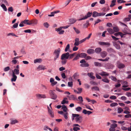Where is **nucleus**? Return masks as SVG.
Returning <instances> with one entry per match:
<instances>
[{
  "instance_id": "1",
  "label": "nucleus",
  "mask_w": 131,
  "mask_h": 131,
  "mask_svg": "<svg viewBox=\"0 0 131 131\" xmlns=\"http://www.w3.org/2000/svg\"><path fill=\"white\" fill-rule=\"evenodd\" d=\"M60 52L61 49L60 48L56 49L54 50L53 53V54L54 56V61H55L59 58Z\"/></svg>"
},
{
  "instance_id": "2",
  "label": "nucleus",
  "mask_w": 131,
  "mask_h": 131,
  "mask_svg": "<svg viewBox=\"0 0 131 131\" xmlns=\"http://www.w3.org/2000/svg\"><path fill=\"white\" fill-rule=\"evenodd\" d=\"M55 91V90H49V93L50 96V98L52 99L55 100L57 97V96L55 93L54 92Z\"/></svg>"
},
{
  "instance_id": "3",
  "label": "nucleus",
  "mask_w": 131,
  "mask_h": 131,
  "mask_svg": "<svg viewBox=\"0 0 131 131\" xmlns=\"http://www.w3.org/2000/svg\"><path fill=\"white\" fill-rule=\"evenodd\" d=\"M70 56V53L68 52L63 53L61 56V59H67L69 58Z\"/></svg>"
},
{
  "instance_id": "4",
  "label": "nucleus",
  "mask_w": 131,
  "mask_h": 131,
  "mask_svg": "<svg viewBox=\"0 0 131 131\" xmlns=\"http://www.w3.org/2000/svg\"><path fill=\"white\" fill-rule=\"evenodd\" d=\"M92 15V13L89 12L87 14L82 18H81L78 20L79 21L84 20L87 19L88 18L90 17Z\"/></svg>"
},
{
  "instance_id": "5",
  "label": "nucleus",
  "mask_w": 131,
  "mask_h": 131,
  "mask_svg": "<svg viewBox=\"0 0 131 131\" xmlns=\"http://www.w3.org/2000/svg\"><path fill=\"white\" fill-rule=\"evenodd\" d=\"M38 99H41L42 98H45L46 96L45 94H37L36 95Z\"/></svg>"
},
{
  "instance_id": "6",
  "label": "nucleus",
  "mask_w": 131,
  "mask_h": 131,
  "mask_svg": "<svg viewBox=\"0 0 131 131\" xmlns=\"http://www.w3.org/2000/svg\"><path fill=\"white\" fill-rule=\"evenodd\" d=\"M117 67L119 69H123L125 67V66L124 64L120 63L119 61L117 62Z\"/></svg>"
},
{
  "instance_id": "7",
  "label": "nucleus",
  "mask_w": 131,
  "mask_h": 131,
  "mask_svg": "<svg viewBox=\"0 0 131 131\" xmlns=\"http://www.w3.org/2000/svg\"><path fill=\"white\" fill-rule=\"evenodd\" d=\"M78 116H77L75 118V120L77 123H80L81 122V119L82 118V117L80 116V115L78 114Z\"/></svg>"
},
{
  "instance_id": "8",
  "label": "nucleus",
  "mask_w": 131,
  "mask_h": 131,
  "mask_svg": "<svg viewBox=\"0 0 131 131\" xmlns=\"http://www.w3.org/2000/svg\"><path fill=\"white\" fill-rule=\"evenodd\" d=\"M18 121L16 119L11 118L10 119V123L11 124L13 125L17 123Z\"/></svg>"
},
{
  "instance_id": "9",
  "label": "nucleus",
  "mask_w": 131,
  "mask_h": 131,
  "mask_svg": "<svg viewBox=\"0 0 131 131\" xmlns=\"http://www.w3.org/2000/svg\"><path fill=\"white\" fill-rule=\"evenodd\" d=\"M48 110V113L50 115V116L53 118L54 117V114L52 111L49 108L48 106L47 107Z\"/></svg>"
},
{
  "instance_id": "10",
  "label": "nucleus",
  "mask_w": 131,
  "mask_h": 131,
  "mask_svg": "<svg viewBox=\"0 0 131 131\" xmlns=\"http://www.w3.org/2000/svg\"><path fill=\"white\" fill-rule=\"evenodd\" d=\"M106 67L108 69H112L114 67V66L112 64L108 63L105 65Z\"/></svg>"
},
{
  "instance_id": "11",
  "label": "nucleus",
  "mask_w": 131,
  "mask_h": 131,
  "mask_svg": "<svg viewBox=\"0 0 131 131\" xmlns=\"http://www.w3.org/2000/svg\"><path fill=\"white\" fill-rule=\"evenodd\" d=\"M62 27H61L57 28L56 31L58 32H59V34H62L64 33V31L62 30Z\"/></svg>"
},
{
  "instance_id": "12",
  "label": "nucleus",
  "mask_w": 131,
  "mask_h": 131,
  "mask_svg": "<svg viewBox=\"0 0 131 131\" xmlns=\"http://www.w3.org/2000/svg\"><path fill=\"white\" fill-rule=\"evenodd\" d=\"M99 44L101 46L107 45L108 46H109L110 45V43L104 42H99Z\"/></svg>"
},
{
  "instance_id": "13",
  "label": "nucleus",
  "mask_w": 131,
  "mask_h": 131,
  "mask_svg": "<svg viewBox=\"0 0 131 131\" xmlns=\"http://www.w3.org/2000/svg\"><path fill=\"white\" fill-rule=\"evenodd\" d=\"M80 44L79 39L76 38L75 39V42L74 43L75 46H78Z\"/></svg>"
},
{
  "instance_id": "14",
  "label": "nucleus",
  "mask_w": 131,
  "mask_h": 131,
  "mask_svg": "<svg viewBox=\"0 0 131 131\" xmlns=\"http://www.w3.org/2000/svg\"><path fill=\"white\" fill-rule=\"evenodd\" d=\"M12 78L11 79V81L13 82H15L17 79V76L14 73H12Z\"/></svg>"
},
{
  "instance_id": "15",
  "label": "nucleus",
  "mask_w": 131,
  "mask_h": 131,
  "mask_svg": "<svg viewBox=\"0 0 131 131\" xmlns=\"http://www.w3.org/2000/svg\"><path fill=\"white\" fill-rule=\"evenodd\" d=\"M12 73H14L15 74L18 75L19 74V70L18 69H15L12 71Z\"/></svg>"
},
{
  "instance_id": "16",
  "label": "nucleus",
  "mask_w": 131,
  "mask_h": 131,
  "mask_svg": "<svg viewBox=\"0 0 131 131\" xmlns=\"http://www.w3.org/2000/svg\"><path fill=\"white\" fill-rule=\"evenodd\" d=\"M45 67L43 65H40L38 66L37 68V69L39 70H44L46 69V68H45Z\"/></svg>"
},
{
  "instance_id": "17",
  "label": "nucleus",
  "mask_w": 131,
  "mask_h": 131,
  "mask_svg": "<svg viewBox=\"0 0 131 131\" xmlns=\"http://www.w3.org/2000/svg\"><path fill=\"white\" fill-rule=\"evenodd\" d=\"M67 97H69L70 100H75L77 99V97L75 96L74 95H71L70 96H67Z\"/></svg>"
},
{
  "instance_id": "18",
  "label": "nucleus",
  "mask_w": 131,
  "mask_h": 131,
  "mask_svg": "<svg viewBox=\"0 0 131 131\" xmlns=\"http://www.w3.org/2000/svg\"><path fill=\"white\" fill-rule=\"evenodd\" d=\"M107 54V52L104 51H103L101 53V56L103 58L105 57L106 56Z\"/></svg>"
},
{
  "instance_id": "19",
  "label": "nucleus",
  "mask_w": 131,
  "mask_h": 131,
  "mask_svg": "<svg viewBox=\"0 0 131 131\" xmlns=\"http://www.w3.org/2000/svg\"><path fill=\"white\" fill-rule=\"evenodd\" d=\"M61 109L63 110L64 112H67V111L68 108L65 105H63L62 106Z\"/></svg>"
},
{
  "instance_id": "20",
  "label": "nucleus",
  "mask_w": 131,
  "mask_h": 131,
  "mask_svg": "<svg viewBox=\"0 0 131 131\" xmlns=\"http://www.w3.org/2000/svg\"><path fill=\"white\" fill-rule=\"evenodd\" d=\"M93 73L91 72L90 73H88L87 75H88L92 79H95V76L93 75Z\"/></svg>"
},
{
  "instance_id": "21",
  "label": "nucleus",
  "mask_w": 131,
  "mask_h": 131,
  "mask_svg": "<svg viewBox=\"0 0 131 131\" xmlns=\"http://www.w3.org/2000/svg\"><path fill=\"white\" fill-rule=\"evenodd\" d=\"M94 50L92 49H89L87 50V52L89 54H92L94 53Z\"/></svg>"
},
{
  "instance_id": "22",
  "label": "nucleus",
  "mask_w": 131,
  "mask_h": 131,
  "mask_svg": "<svg viewBox=\"0 0 131 131\" xmlns=\"http://www.w3.org/2000/svg\"><path fill=\"white\" fill-rule=\"evenodd\" d=\"M101 49L100 47H98L96 48L95 50V52L97 53H100L101 51Z\"/></svg>"
},
{
  "instance_id": "23",
  "label": "nucleus",
  "mask_w": 131,
  "mask_h": 131,
  "mask_svg": "<svg viewBox=\"0 0 131 131\" xmlns=\"http://www.w3.org/2000/svg\"><path fill=\"white\" fill-rule=\"evenodd\" d=\"M30 22V23H31V24H33V25H36L37 23L38 20L36 19L31 20Z\"/></svg>"
},
{
  "instance_id": "24",
  "label": "nucleus",
  "mask_w": 131,
  "mask_h": 131,
  "mask_svg": "<svg viewBox=\"0 0 131 131\" xmlns=\"http://www.w3.org/2000/svg\"><path fill=\"white\" fill-rule=\"evenodd\" d=\"M79 54L80 57L82 58H85L87 56V54L84 53H82Z\"/></svg>"
},
{
  "instance_id": "25",
  "label": "nucleus",
  "mask_w": 131,
  "mask_h": 131,
  "mask_svg": "<svg viewBox=\"0 0 131 131\" xmlns=\"http://www.w3.org/2000/svg\"><path fill=\"white\" fill-rule=\"evenodd\" d=\"M99 74L101 76H107L109 75V74L107 73L106 72L103 71L102 72L100 73Z\"/></svg>"
},
{
  "instance_id": "26",
  "label": "nucleus",
  "mask_w": 131,
  "mask_h": 131,
  "mask_svg": "<svg viewBox=\"0 0 131 131\" xmlns=\"http://www.w3.org/2000/svg\"><path fill=\"white\" fill-rule=\"evenodd\" d=\"M77 20L75 19L72 18L69 19V22L70 24H72L74 23Z\"/></svg>"
},
{
  "instance_id": "27",
  "label": "nucleus",
  "mask_w": 131,
  "mask_h": 131,
  "mask_svg": "<svg viewBox=\"0 0 131 131\" xmlns=\"http://www.w3.org/2000/svg\"><path fill=\"white\" fill-rule=\"evenodd\" d=\"M42 61V60L41 59H37L35 60L34 61V62L35 63H40Z\"/></svg>"
},
{
  "instance_id": "28",
  "label": "nucleus",
  "mask_w": 131,
  "mask_h": 131,
  "mask_svg": "<svg viewBox=\"0 0 131 131\" xmlns=\"http://www.w3.org/2000/svg\"><path fill=\"white\" fill-rule=\"evenodd\" d=\"M98 13L96 11L93 12L92 14V16L93 17H95L98 16Z\"/></svg>"
},
{
  "instance_id": "29",
  "label": "nucleus",
  "mask_w": 131,
  "mask_h": 131,
  "mask_svg": "<svg viewBox=\"0 0 131 131\" xmlns=\"http://www.w3.org/2000/svg\"><path fill=\"white\" fill-rule=\"evenodd\" d=\"M107 31L110 34H113L114 33V31L112 29L110 28H108L107 29Z\"/></svg>"
},
{
  "instance_id": "30",
  "label": "nucleus",
  "mask_w": 131,
  "mask_h": 131,
  "mask_svg": "<svg viewBox=\"0 0 131 131\" xmlns=\"http://www.w3.org/2000/svg\"><path fill=\"white\" fill-rule=\"evenodd\" d=\"M29 20H26L25 19L23 21V22H24V24H26L28 25H31V23H29L28 21Z\"/></svg>"
},
{
  "instance_id": "31",
  "label": "nucleus",
  "mask_w": 131,
  "mask_h": 131,
  "mask_svg": "<svg viewBox=\"0 0 131 131\" xmlns=\"http://www.w3.org/2000/svg\"><path fill=\"white\" fill-rule=\"evenodd\" d=\"M116 2V0H113L111 2V4L110 5V7H112L114 6L115 5Z\"/></svg>"
},
{
  "instance_id": "32",
  "label": "nucleus",
  "mask_w": 131,
  "mask_h": 131,
  "mask_svg": "<svg viewBox=\"0 0 131 131\" xmlns=\"http://www.w3.org/2000/svg\"><path fill=\"white\" fill-rule=\"evenodd\" d=\"M94 64L95 66H96L101 67L102 66L101 64L98 62H94Z\"/></svg>"
},
{
  "instance_id": "33",
  "label": "nucleus",
  "mask_w": 131,
  "mask_h": 131,
  "mask_svg": "<svg viewBox=\"0 0 131 131\" xmlns=\"http://www.w3.org/2000/svg\"><path fill=\"white\" fill-rule=\"evenodd\" d=\"M80 66L82 67H88L89 66V64L87 63H84L81 64Z\"/></svg>"
},
{
  "instance_id": "34",
  "label": "nucleus",
  "mask_w": 131,
  "mask_h": 131,
  "mask_svg": "<svg viewBox=\"0 0 131 131\" xmlns=\"http://www.w3.org/2000/svg\"><path fill=\"white\" fill-rule=\"evenodd\" d=\"M82 108L80 106H78L75 108V110L78 112H80L82 110Z\"/></svg>"
},
{
  "instance_id": "35",
  "label": "nucleus",
  "mask_w": 131,
  "mask_h": 131,
  "mask_svg": "<svg viewBox=\"0 0 131 131\" xmlns=\"http://www.w3.org/2000/svg\"><path fill=\"white\" fill-rule=\"evenodd\" d=\"M91 89H92L93 90V89H94L95 90L97 91H99L100 90L99 88L97 86H93L91 88Z\"/></svg>"
},
{
  "instance_id": "36",
  "label": "nucleus",
  "mask_w": 131,
  "mask_h": 131,
  "mask_svg": "<svg viewBox=\"0 0 131 131\" xmlns=\"http://www.w3.org/2000/svg\"><path fill=\"white\" fill-rule=\"evenodd\" d=\"M1 6L2 8L5 11H7V8L6 6L4 4H2L1 5Z\"/></svg>"
},
{
  "instance_id": "37",
  "label": "nucleus",
  "mask_w": 131,
  "mask_h": 131,
  "mask_svg": "<svg viewBox=\"0 0 131 131\" xmlns=\"http://www.w3.org/2000/svg\"><path fill=\"white\" fill-rule=\"evenodd\" d=\"M61 63L62 65L65 64L67 62V59H61Z\"/></svg>"
},
{
  "instance_id": "38",
  "label": "nucleus",
  "mask_w": 131,
  "mask_h": 131,
  "mask_svg": "<svg viewBox=\"0 0 131 131\" xmlns=\"http://www.w3.org/2000/svg\"><path fill=\"white\" fill-rule=\"evenodd\" d=\"M78 116V114H73L72 115V120L73 121L74 119H75V117H77V116Z\"/></svg>"
},
{
  "instance_id": "39",
  "label": "nucleus",
  "mask_w": 131,
  "mask_h": 131,
  "mask_svg": "<svg viewBox=\"0 0 131 131\" xmlns=\"http://www.w3.org/2000/svg\"><path fill=\"white\" fill-rule=\"evenodd\" d=\"M113 31L115 32H117L119 31V29L117 27H113Z\"/></svg>"
},
{
  "instance_id": "40",
  "label": "nucleus",
  "mask_w": 131,
  "mask_h": 131,
  "mask_svg": "<svg viewBox=\"0 0 131 131\" xmlns=\"http://www.w3.org/2000/svg\"><path fill=\"white\" fill-rule=\"evenodd\" d=\"M80 57L79 55V54H77L76 57L73 59L72 60L73 61L77 60L78 59H79Z\"/></svg>"
},
{
  "instance_id": "41",
  "label": "nucleus",
  "mask_w": 131,
  "mask_h": 131,
  "mask_svg": "<svg viewBox=\"0 0 131 131\" xmlns=\"http://www.w3.org/2000/svg\"><path fill=\"white\" fill-rule=\"evenodd\" d=\"M102 80L104 82L106 83H108L109 82V80L107 79L106 78L102 79Z\"/></svg>"
},
{
  "instance_id": "42",
  "label": "nucleus",
  "mask_w": 131,
  "mask_h": 131,
  "mask_svg": "<svg viewBox=\"0 0 131 131\" xmlns=\"http://www.w3.org/2000/svg\"><path fill=\"white\" fill-rule=\"evenodd\" d=\"M114 45L116 49H120V47L119 44L117 43H115L114 44Z\"/></svg>"
},
{
  "instance_id": "43",
  "label": "nucleus",
  "mask_w": 131,
  "mask_h": 131,
  "mask_svg": "<svg viewBox=\"0 0 131 131\" xmlns=\"http://www.w3.org/2000/svg\"><path fill=\"white\" fill-rule=\"evenodd\" d=\"M44 26L46 28H48L49 26V24L47 22H45L43 24Z\"/></svg>"
},
{
  "instance_id": "44",
  "label": "nucleus",
  "mask_w": 131,
  "mask_h": 131,
  "mask_svg": "<svg viewBox=\"0 0 131 131\" xmlns=\"http://www.w3.org/2000/svg\"><path fill=\"white\" fill-rule=\"evenodd\" d=\"M111 79L114 81H117V79L116 78L113 76H111L110 77Z\"/></svg>"
},
{
  "instance_id": "45",
  "label": "nucleus",
  "mask_w": 131,
  "mask_h": 131,
  "mask_svg": "<svg viewBox=\"0 0 131 131\" xmlns=\"http://www.w3.org/2000/svg\"><path fill=\"white\" fill-rule=\"evenodd\" d=\"M109 58H110L108 57H106L105 59H98V60L103 61H107Z\"/></svg>"
},
{
  "instance_id": "46",
  "label": "nucleus",
  "mask_w": 131,
  "mask_h": 131,
  "mask_svg": "<svg viewBox=\"0 0 131 131\" xmlns=\"http://www.w3.org/2000/svg\"><path fill=\"white\" fill-rule=\"evenodd\" d=\"M69 48H70V45L69 44H68L67 45L66 47V48L65 49V51L66 52H67L68 51Z\"/></svg>"
},
{
  "instance_id": "47",
  "label": "nucleus",
  "mask_w": 131,
  "mask_h": 131,
  "mask_svg": "<svg viewBox=\"0 0 131 131\" xmlns=\"http://www.w3.org/2000/svg\"><path fill=\"white\" fill-rule=\"evenodd\" d=\"M10 35H11L13 36H15L16 37H17L18 36L16 35L15 34H14L13 33H10L7 34V36H10Z\"/></svg>"
},
{
  "instance_id": "48",
  "label": "nucleus",
  "mask_w": 131,
  "mask_h": 131,
  "mask_svg": "<svg viewBox=\"0 0 131 131\" xmlns=\"http://www.w3.org/2000/svg\"><path fill=\"white\" fill-rule=\"evenodd\" d=\"M89 20L86 21V23L83 25L85 27L87 28L89 25Z\"/></svg>"
},
{
  "instance_id": "49",
  "label": "nucleus",
  "mask_w": 131,
  "mask_h": 131,
  "mask_svg": "<svg viewBox=\"0 0 131 131\" xmlns=\"http://www.w3.org/2000/svg\"><path fill=\"white\" fill-rule=\"evenodd\" d=\"M106 13L104 12L98 13V16H103Z\"/></svg>"
},
{
  "instance_id": "50",
  "label": "nucleus",
  "mask_w": 131,
  "mask_h": 131,
  "mask_svg": "<svg viewBox=\"0 0 131 131\" xmlns=\"http://www.w3.org/2000/svg\"><path fill=\"white\" fill-rule=\"evenodd\" d=\"M123 111V110L121 107L118 108L117 109V112L120 113Z\"/></svg>"
},
{
  "instance_id": "51",
  "label": "nucleus",
  "mask_w": 131,
  "mask_h": 131,
  "mask_svg": "<svg viewBox=\"0 0 131 131\" xmlns=\"http://www.w3.org/2000/svg\"><path fill=\"white\" fill-rule=\"evenodd\" d=\"M10 69V68L8 66L6 67L4 69V70L5 72L7 71Z\"/></svg>"
},
{
  "instance_id": "52",
  "label": "nucleus",
  "mask_w": 131,
  "mask_h": 131,
  "mask_svg": "<svg viewBox=\"0 0 131 131\" xmlns=\"http://www.w3.org/2000/svg\"><path fill=\"white\" fill-rule=\"evenodd\" d=\"M68 112H66L65 113H64V114L63 115L65 118L66 119H67L68 118Z\"/></svg>"
},
{
  "instance_id": "53",
  "label": "nucleus",
  "mask_w": 131,
  "mask_h": 131,
  "mask_svg": "<svg viewBox=\"0 0 131 131\" xmlns=\"http://www.w3.org/2000/svg\"><path fill=\"white\" fill-rule=\"evenodd\" d=\"M68 86L69 87H72L73 85V83L72 82H68Z\"/></svg>"
},
{
  "instance_id": "54",
  "label": "nucleus",
  "mask_w": 131,
  "mask_h": 131,
  "mask_svg": "<svg viewBox=\"0 0 131 131\" xmlns=\"http://www.w3.org/2000/svg\"><path fill=\"white\" fill-rule=\"evenodd\" d=\"M117 127V125L115 124H112L110 126V127L112 128H114Z\"/></svg>"
},
{
  "instance_id": "55",
  "label": "nucleus",
  "mask_w": 131,
  "mask_h": 131,
  "mask_svg": "<svg viewBox=\"0 0 131 131\" xmlns=\"http://www.w3.org/2000/svg\"><path fill=\"white\" fill-rule=\"evenodd\" d=\"M118 105L117 103H112L110 104V106L111 107H114L115 106H117Z\"/></svg>"
},
{
  "instance_id": "56",
  "label": "nucleus",
  "mask_w": 131,
  "mask_h": 131,
  "mask_svg": "<svg viewBox=\"0 0 131 131\" xmlns=\"http://www.w3.org/2000/svg\"><path fill=\"white\" fill-rule=\"evenodd\" d=\"M2 2L5 3L6 5H9V4L6 0H1Z\"/></svg>"
},
{
  "instance_id": "57",
  "label": "nucleus",
  "mask_w": 131,
  "mask_h": 131,
  "mask_svg": "<svg viewBox=\"0 0 131 131\" xmlns=\"http://www.w3.org/2000/svg\"><path fill=\"white\" fill-rule=\"evenodd\" d=\"M77 90L79 91L77 92V93L79 94L80 93L82 92V88H77Z\"/></svg>"
},
{
  "instance_id": "58",
  "label": "nucleus",
  "mask_w": 131,
  "mask_h": 131,
  "mask_svg": "<svg viewBox=\"0 0 131 131\" xmlns=\"http://www.w3.org/2000/svg\"><path fill=\"white\" fill-rule=\"evenodd\" d=\"M73 29H74V30L75 31L77 34H79L80 33V31L78 29H77L75 27H73Z\"/></svg>"
},
{
  "instance_id": "59",
  "label": "nucleus",
  "mask_w": 131,
  "mask_h": 131,
  "mask_svg": "<svg viewBox=\"0 0 131 131\" xmlns=\"http://www.w3.org/2000/svg\"><path fill=\"white\" fill-rule=\"evenodd\" d=\"M90 83L91 84L93 85H97V83L93 81H90Z\"/></svg>"
},
{
  "instance_id": "60",
  "label": "nucleus",
  "mask_w": 131,
  "mask_h": 131,
  "mask_svg": "<svg viewBox=\"0 0 131 131\" xmlns=\"http://www.w3.org/2000/svg\"><path fill=\"white\" fill-rule=\"evenodd\" d=\"M79 75L78 73H74L73 75V77L75 79Z\"/></svg>"
},
{
  "instance_id": "61",
  "label": "nucleus",
  "mask_w": 131,
  "mask_h": 131,
  "mask_svg": "<svg viewBox=\"0 0 131 131\" xmlns=\"http://www.w3.org/2000/svg\"><path fill=\"white\" fill-rule=\"evenodd\" d=\"M78 99L80 101L81 103L83 101V98L81 96H79L78 97Z\"/></svg>"
},
{
  "instance_id": "62",
  "label": "nucleus",
  "mask_w": 131,
  "mask_h": 131,
  "mask_svg": "<svg viewBox=\"0 0 131 131\" xmlns=\"http://www.w3.org/2000/svg\"><path fill=\"white\" fill-rule=\"evenodd\" d=\"M13 11V9L12 7H9L8 9V12H12Z\"/></svg>"
},
{
  "instance_id": "63",
  "label": "nucleus",
  "mask_w": 131,
  "mask_h": 131,
  "mask_svg": "<svg viewBox=\"0 0 131 131\" xmlns=\"http://www.w3.org/2000/svg\"><path fill=\"white\" fill-rule=\"evenodd\" d=\"M73 129L74 131H77L78 130H80V129L79 127H73Z\"/></svg>"
},
{
  "instance_id": "64",
  "label": "nucleus",
  "mask_w": 131,
  "mask_h": 131,
  "mask_svg": "<svg viewBox=\"0 0 131 131\" xmlns=\"http://www.w3.org/2000/svg\"><path fill=\"white\" fill-rule=\"evenodd\" d=\"M68 101H66L65 100H63L61 102V104H64L65 103L67 104L68 103Z\"/></svg>"
}]
</instances>
